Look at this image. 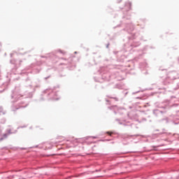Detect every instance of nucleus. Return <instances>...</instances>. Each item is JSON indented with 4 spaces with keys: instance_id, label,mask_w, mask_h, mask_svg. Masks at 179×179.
Wrapping results in <instances>:
<instances>
[{
    "instance_id": "1",
    "label": "nucleus",
    "mask_w": 179,
    "mask_h": 179,
    "mask_svg": "<svg viewBox=\"0 0 179 179\" xmlns=\"http://www.w3.org/2000/svg\"><path fill=\"white\" fill-rule=\"evenodd\" d=\"M107 134H108V135H110V136H111V134H113V133H111V132H107Z\"/></svg>"
}]
</instances>
